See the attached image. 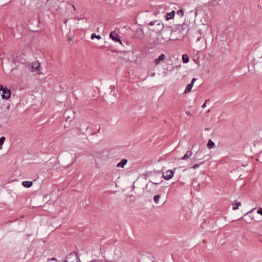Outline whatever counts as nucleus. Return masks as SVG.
<instances>
[{
	"label": "nucleus",
	"mask_w": 262,
	"mask_h": 262,
	"mask_svg": "<svg viewBox=\"0 0 262 262\" xmlns=\"http://www.w3.org/2000/svg\"><path fill=\"white\" fill-rule=\"evenodd\" d=\"M64 262H80L79 257L76 252L69 253Z\"/></svg>",
	"instance_id": "nucleus-1"
},
{
	"label": "nucleus",
	"mask_w": 262,
	"mask_h": 262,
	"mask_svg": "<svg viewBox=\"0 0 262 262\" xmlns=\"http://www.w3.org/2000/svg\"><path fill=\"white\" fill-rule=\"evenodd\" d=\"M170 39L169 36H166V33L162 31L157 35V40L160 43H164Z\"/></svg>",
	"instance_id": "nucleus-2"
},
{
	"label": "nucleus",
	"mask_w": 262,
	"mask_h": 262,
	"mask_svg": "<svg viewBox=\"0 0 262 262\" xmlns=\"http://www.w3.org/2000/svg\"><path fill=\"white\" fill-rule=\"evenodd\" d=\"M1 91L3 92V94L2 95V98L5 99H8L11 95L10 91L7 88H4L2 85H1L0 91Z\"/></svg>",
	"instance_id": "nucleus-3"
},
{
	"label": "nucleus",
	"mask_w": 262,
	"mask_h": 262,
	"mask_svg": "<svg viewBox=\"0 0 262 262\" xmlns=\"http://www.w3.org/2000/svg\"><path fill=\"white\" fill-rule=\"evenodd\" d=\"M174 174V171L171 170H167L165 172H163L162 174L163 178L166 180H168L171 179Z\"/></svg>",
	"instance_id": "nucleus-4"
},
{
	"label": "nucleus",
	"mask_w": 262,
	"mask_h": 262,
	"mask_svg": "<svg viewBox=\"0 0 262 262\" xmlns=\"http://www.w3.org/2000/svg\"><path fill=\"white\" fill-rule=\"evenodd\" d=\"M110 37L115 42H119L120 43L122 44L121 40H120L118 35L115 31L111 32L110 34Z\"/></svg>",
	"instance_id": "nucleus-5"
},
{
	"label": "nucleus",
	"mask_w": 262,
	"mask_h": 262,
	"mask_svg": "<svg viewBox=\"0 0 262 262\" xmlns=\"http://www.w3.org/2000/svg\"><path fill=\"white\" fill-rule=\"evenodd\" d=\"M196 80V78H193L192 79L191 83H189V84H188L186 86V89H185V92H184V93H185V94L188 93H189V92L191 91V89H192V87H193V83H194V82Z\"/></svg>",
	"instance_id": "nucleus-6"
},
{
	"label": "nucleus",
	"mask_w": 262,
	"mask_h": 262,
	"mask_svg": "<svg viewBox=\"0 0 262 262\" xmlns=\"http://www.w3.org/2000/svg\"><path fill=\"white\" fill-rule=\"evenodd\" d=\"M31 67H32L31 71L32 72H34L38 71L39 70L40 66V64L38 62L35 61V62H33L31 63Z\"/></svg>",
	"instance_id": "nucleus-7"
},
{
	"label": "nucleus",
	"mask_w": 262,
	"mask_h": 262,
	"mask_svg": "<svg viewBox=\"0 0 262 262\" xmlns=\"http://www.w3.org/2000/svg\"><path fill=\"white\" fill-rule=\"evenodd\" d=\"M204 156L202 155L201 151H196L193 156V159L194 161L201 160L204 158Z\"/></svg>",
	"instance_id": "nucleus-8"
},
{
	"label": "nucleus",
	"mask_w": 262,
	"mask_h": 262,
	"mask_svg": "<svg viewBox=\"0 0 262 262\" xmlns=\"http://www.w3.org/2000/svg\"><path fill=\"white\" fill-rule=\"evenodd\" d=\"M166 59V56L164 54H161L158 58H156L154 62L156 65H158L160 63L161 61H163Z\"/></svg>",
	"instance_id": "nucleus-9"
},
{
	"label": "nucleus",
	"mask_w": 262,
	"mask_h": 262,
	"mask_svg": "<svg viewBox=\"0 0 262 262\" xmlns=\"http://www.w3.org/2000/svg\"><path fill=\"white\" fill-rule=\"evenodd\" d=\"M127 160L125 159H122L121 161L117 164V167L123 168L126 164Z\"/></svg>",
	"instance_id": "nucleus-10"
},
{
	"label": "nucleus",
	"mask_w": 262,
	"mask_h": 262,
	"mask_svg": "<svg viewBox=\"0 0 262 262\" xmlns=\"http://www.w3.org/2000/svg\"><path fill=\"white\" fill-rule=\"evenodd\" d=\"M33 183L32 181H24L22 183V185L24 187L26 188H29L32 186Z\"/></svg>",
	"instance_id": "nucleus-11"
},
{
	"label": "nucleus",
	"mask_w": 262,
	"mask_h": 262,
	"mask_svg": "<svg viewBox=\"0 0 262 262\" xmlns=\"http://www.w3.org/2000/svg\"><path fill=\"white\" fill-rule=\"evenodd\" d=\"M192 152L190 150H188L186 154L182 157L181 159L185 160L188 158H189L192 156Z\"/></svg>",
	"instance_id": "nucleus-12"
},
{
	"label": "nucleus",
	"mask_w": 262,
	"mask_h": 262,
	"mask_svg": "<svg viewBox=\"0 0 262 262\" xmlns=\"http://www.w3.org/2000/svg\"><path fill=\"white\" fill-rule=\"evenodd\" d=\"M174 14H175V12L174 11H172L170 13H167L166 14V20H169V19L172 18L174 17Z\"/></svg>",
	"instance_id": "nucleus-13"
},
{
	"label": "nucleus",
	"mask_w": 262,
	"mask_h": 262,
	"mask_svg": "<svg viewBox=\"0 0 262 262\" xmlns=\"http://www.w3.org/2000/svg\"><path fill=\"white\" fill-rule=\"evenodd\" d=\"M207 146L208 149H210L211 148H213L215 146V144L214 142L211 140L210 139L209 140L207 143Z\"/></svg>",
	"instance_id": "nucleus-14"
},
{
	"label": "nucleus",
	"mask_w": 262,
	"mask_h": 262,
	"mask_svg": "<svg viewBox=\"0 0 262 262\" xmlns=\"http://www.w3.org/2000/svg\"><path fill=\"white\" fill-rule=\"evenodd\" d=\"M220 0H211L208 2L209 6H215L219 4Z\"/></svg>",
	"instance_id": "nucleus-15"
},
{
	"label": "nucleus",
	"mask_w": 262,
	"mask_h": 262,
	"mask_svg": "<svg viewBox=\"0 0 262 262\" xmlns=\"http://www.w3.org/2000/svg\"><path fill=\"white\" fill-rule=\"evenodd\" d=\"M183 62L186 63L189 62V57L187 54H183L182 55Z\"/></svg>",
	"instance_id": "nucleus-16"
},
{
	"label": "nucleus",
	"mask_w": 262,
	"mask_h": 262,
	"mask_svg": "<svg viewBox=\"0 0 262 262\" xmlns=\"http://www.w3.org/2000/svg\"><path fill=\"white\" fill-rule=\"evenodd\" d=\"M241 206V203L240 202H236L233 204V210H235L238 209V207Z\"/></svg>",
	"instance_id": "nucleus-17"
},
{
	"label": "nucleus",
	"mask_w": 262,
	"mask_h": 262,
	"mask_svg": "<svg viewBox=\"0 0 262 262\" xmlns=\"http://www.w3.org/2000/svg\"><path fill=\"white\" fill-rule=\"evenodd\" d=\"M91 38L92 39H93L94 38H97L98 39H100L101 38V36L99 35H96L95 33H93L91 35Z\"/></svg>",
	"instance_id": "nucleus-18"
},
{
	"label": "nucleus",
	"mask_w": 262,
	"mask_h": 262,
	"mask_svg": "<svg viewBox=\"0 0 262 262\" xmlns=\"http://www.w3.org/2000/svg\"><path fill=\"white\" fill-rule=\"evenodd\" d=\"M160 198V194L156 195L154 196V200L156 204H158L159 203V201Z\"/></svg>",
	"instance_id": "nucleus-19"
},
{
	"label": "nucleus",
	"mask_w": 262,
	"mask_h": 262,
	"mask_svg": "<svg viewBox=\"0 0 262 262\" xmlns=\"http://www.w3.org/2000/svg\"><path fill=\"white\" fill-rule=\"evenodd\" d=\"M5 140V138L4 137H2L0 138V149H2V145H3Z\"/></svg>",
	"instance_id": "nucleus-20"
},
{
	"label": "nucleus",
	"mask_w": 262,
	"mask_h": 262,
	"mask_svg": "<svg viewBox=\"0 0 262 262\" xmlns=\"http://www.w3.org/2000/svg\"><path fill=\"white\" fill-rule=\"evenodd\" d=\"M258 63L260 64L262 66V55L257 59L256 62L254 63L255 64Z\"/></svg>",
	"instance_id": "nucleus-21"
},
{
	"label": "nucleus",
	"mask_w": 262,
	"mask_h": 262,
	"mask_svg": "<svg viewBox=\"0 0 262 262\" xmlns=\"http://www.w3.org/2000/svg\"><path fill=\"white\" fill-rule=\"evenodd\" d=\"M177 14L180 16H183L184 15V12L182 10H179L177 12Z\"/></svg>",
	"instance_id": "nucleus-22"
},
{
	"label": "nucleus",
	"mask_w": 262,
	"mask_h": 262,
	"mask_svg": "<svg viewBox=\"0 0 262 262\" xmlns=\"http://www.w3.org/2000/svg\"><path fill=\"white\" fill-rule=\"evenodd\" d=\"M200 164H195L193 165L191 168L193 169H195V168H198L200 166Z\"/></svg>",
	"instance_id": "nucleus-23"
},
{
	"label": "nucleus",
	"mask_w": 262,
	"mask_h": 262,
	"mask_svg": "<svg viewBox=\"0 0 262 262\" xmlns=\"http://www.w3.org/2000/svg\"><path fill=\"white\" fill-rule=\"evenodd\" d=\"M257 213L259 214H260L261 215H262V208H259L257 211Z\"/></svg>",
	"instance_id": "nucleus-24"
},
{
	"label": "nucleus",
	"mask_w": 262,
	"mask_h": 262,
	"mask_svg": "<svg viewBox=\"0 0 262 262\" xmlns=\"http://www.w3.org/2000/svg\"><path fill=\"white\" fill-rule=\"evenodd\" d=\"M156 22H157V21H150V22L148 24V25H149V26H152V25H154Z\"/></svg>",
	"instance_id": "nucleus-25"
},
{
	"label": "nucleus",
	"mask_w": 262,
	"mask_h": 262,
	"mask_svg": "<svg viewBox=\"0 0 262 262\" xmlns=\"http://www.w3.org/2000/svg\"><path fill=\"white\" fill-rule=\"evenodd\" d=\"M207 101H208V100H206L205 101V102L203 104V105H202V108H205V107H206V103H207Z\"/></svg>",
	"instance_id": "nucleus-26"
},
{
	"label": "nucleus",
	"mask_w": 262,
	"mask_h": 262,
	"mask_svg": "<svg viewBox=\"0 0 262 262\" xmlns=\"http://www.w3.org/2000/svg\"><path fill=\"white\" fill-rule=\"evenodd\" d=\"M161 182H162V181H161V182H159V183H154V182H152V184H155V185H157L160 184Z\"/></svg>",
	"instance_id": "nucleus-27"
},
{
	"label": "nucleus",
	"mask_w": 262,
	"mask_h": 262,
	"mask_svg": "<svg viewBox=\"0 0 262 262\" xmlns=\"http://www.w3.org/2000/svg\"><path fill=\"white\" fill-rule=\"evenodd\" d=\"M253 209H252L251 210L249 211L248 212H247L246 213V214H249L250 215V214L251 213V212H252Z\"/></svg>",
	"instance_id": "nucleus-28"
},
{
	"label": "nucleus",
	"mask_w": 262,
	"mask_h": 262,
	"mask_svg": "<svg viewBox=\"0 0 262 262\" xmlns=\"http://www.w3.org/2000/svg\"><path fill=\"white\" fill-rule=\"evenodd\" d=\"M71 112V111H70V110H67V111H66V112H65V113H64V116H66V115H67L69 112Z\"/></svg>",
	"instance_id": "nucleus-29"
},
{
	"label": "nucleus",
	"mask_w": 262,
	"mask_h": 262,
	"mask_svg": "<svg viewBox=\"0 0 262 262\" xmlns=\"http://www.w3.org/2000/svg\"><path fill=\"white\" fill-rule=\"evenodd\" d=\"M88 155H89V156H92V157H93V156H94V155H93V153H92V152H90V153L88 154Z\"/></svg>",
	"instance_id": "nucleus-30"
},
{
	"label": "nucleus",
	"mask_w": 262,
	"mask_h": 262,
	"mask_svg": "<svg viewBox=\"0 0 262 262\" xmlns=\"http://www.w3.org/2000/svg\"><path fill=\"white\" fill-rule=\"evenodd\" d=\"M56 259L54 257H52V258H51V260H56Z\"/></svg>",
	"instance_id": "nucleus-31"
},
{
	"label": "nucleus",
	"mask_w": 262,
	"mask_h": 262,
	"mask_svg": "<svg viewBox=\"0 0 262 262\" xmlns=\"http://www.w3.org/2000/svg\"><path fill=\"white\" fill-rule=\"evenodd\" d=\"M258 7L260 9L261 8V6L260 5H258Z\"/></svg>",
	"instance_id": "nucleus-32"
},
{
	"label": "nucleus",
	"mask_w": 262,
	"mask_h": 262,
	"mask_svg": "<svg viewBox=\"0 0 262 262\" xmlns=\"http://www.w3.org/2000/svg\"><path fill=\"white\" fill-rule=\"evenodd\" d=\"M49 1V0H47V2H48Z\"/></svg>",
	"instance_id": "nucleus-33"
}]
</instances>
